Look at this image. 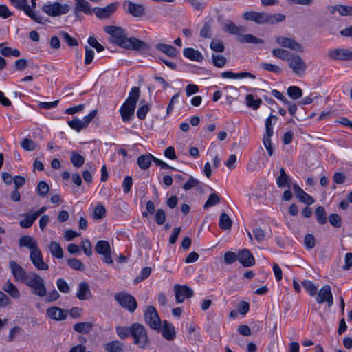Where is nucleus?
Instances as JSON below:
<instances>
[{
    "label": "nucleus",
    "mask_w": 352,
    "mask_h": 352,
    "mask_svg": "<svg viewBox=\"0 0 352 352\" xmlns=\"http://www.w3.org/2000/svg\"><path fill=\"white\" fill-rule=\"evenodd\" d=\"M67 309H47V315L51 319L62 320L66 318Z\"/></svg>",
    "instance_id": "obj_31"
},
{
    "label": "nucleus",
    "mask_w": 352,
    "mask_h": 352,
    "mask_svg": "<svg viewBox=\"0 0 352 352\" xmlns=\"http://www.w3.org/2000/svg\"><path fill=\"white\" fill-rule=\"evenodd\" d=\"M92 325L89 322H78L74 324V329L79 333H87L91 329Z\"/></svg>",
    "instance_id": "obj_50"
},
{
    "label": "nucleus",
    "mask_w": 352,
    "mask_h": 352,
    "mask_svg": "<svg viewBox=\"0 0 352 352\" xmlns=\"http://www.w3.org/2000/svg\"><path fill=\"white\" fill-rule=\"evenodd\" d=\"M132 324L129 327H116V330L120 339L124 340L131 335Z\"/></svg>",
    "instance_id": "obj_38"
},
{
    "label": "nucleus",
    "mask_w": 352,
    "mask_h": 352,
    "mask_svg": "<svg viewBox=\"0 0 352 352\" xmlns=\"http://www.w3.org/2000/svg\"><path fill=\"white\" fill-rule=\"evenodd\" d=\"M67 264L74 270L84 271L85 265L84 264L77 258H69L67 260Z\"/></svg>",
    "instance_id": "obj_53"
},
{
    "label": "nucleus",
    "mask_w": 352,
    "mask_h": 352,
    "mask_svg": "<svg viewBox=\"0 0 352 352\" xmlns=\"http://www.w3.org/2000/svg\"><path fill=\"white\" fill-rule=\"evenodd\" d=\"M260 65L263 69H265L266 71L272 72L275 74L279 73L281 70L280 67H278V65L272 64V63L263 62L261 63Z\"/></svg>",
    "instance_id": "obj_60"
},
{
    "label": "nucleus",
    "mask_w": 352,
    "mask_h": 352,
    "mask_svg": "<svg viewBox=\"0 0 352 352\" xmlns=\"http://www.w3.org/2000/svg\"><path fill=\"white\" fill-rule=\"evenodd\" d=\"M156 48L173 58L176 57L178 54L177 50L174 46L170 45L159 43L156 45Z\"/></svg>",
    "instance_id": "obj_32"
},
{
    "label": "nucleus",
    "mask_w": 352,
    "mask_h": 352,
    "mask_svg": "<svg viewBox=\"0 0 352 352\" xmlns=\"http://www.w3.org/2000/svg\"><path fill=\"white\" fill-rule=\"evenodd\" d=\"M30 259L33 265L38 270H47L49 269V265L43 261V255L39 248L30 251Z\"/></svg>",
    "instance_id": "obj_14"
},
{
    "label": "nucleus",
    "mask_w": 352,
    "mask_h": 352,
    "mask_svg": "<svg viewBox=\"0 0 352 352\" xmlns=\"http://www.w3.org/2000/svg\"><path fill=\"white\" fill-rule=\"evenodd\" d=\"M0 53L2 56L6 57H19L21 56L19 50L17 49H12L10 47L3 46L2 43L0 44Z\"/></svg>",
    "instance_id": "obj_35"
},
{
    "label": "nucleus",
    "mask_w": 352,
    "mask_h": 352,
    "mask_svg": "<svg viewBox=\"0 0 352 352\" xmlns=\"http://www.w3.org/2000/svg\"><path fill=\"white\" fill-rule=\"evenodd\" d=\"M210 46L211 50L216 52H223L225 50L224 45L220 40L212 39Z\"/></svg>",
    "instance_id": "obj_57"
},
{
    "label": "nucleus",
    "mask_w": 352,
    "mask_h": 352,
    "mask_svg": "<svg viewBox=\"0 0 352 352\" xmlns=\"http://www.w3.org/2000/svg\"><path fill=\"white\" fill-rule=\"evenodd\" d=\"M118 3H112L104 8L96 7L93 9V12L99 19L109 18L117 10Z\"/></svg>",
    "instance_id": "obj_16"
},
{
    "label": "nucleus",
    "mask_w": 352,
    "mask_h": 352,
    "mask_svg": "<svg viewBox=\"0 0 352 352\" xmlns=\"http://www.w3.org/2000/svg\"><path fill=\"white\" fill-rule=\"evenodd\" d=\"M140 98V88L138 87H133L129 92V95L126 100V102L132 104L136 106L137 102Z\"/></svg>",
    "instance_id": "obj_36"
},
{
    "label": "nucleus",
    "mask_w": 352,
    "mask_h": 352,
    "mask_svg": "<svg viewBox=\"0 0 352 352\" xmlns=\"http://www.w3.org/2000/svg\"><path fill=\"white\" fill-rule=\"evenodd\" d=\"M135 107L136 106L126 102L121 106L120 112L124 122H127L131 120L134 115Z\"/></svg>",
    "instance_id": "obj_21"
},
{
    "label": "nucleus",
    "mask_w": 352,
    "mask_h": 352,
    "mask_svg": "<svg viewBox=\"0 0 352 352\" xmlns=\"http://www.w3.org/2000/svg\"><path fill=\"white\" fill-rule=\"evenodd\" d=\"M286 19L285 15L283 14H268V19L270 21H267V23L269 24H274L276 23L281 22L285 21Z\"/></svg>",
    "instance_id": "obj_58"
},
{
    "label": "nucleus",
    "mask_w": 352,
    "mask_h": 352,
    "mask_svg": "<svg viewBox=\"0 0 352 352\" xmlns=\"http://www.w3.org/2000/svg\"><path fill=\"white\" fill-rule=\"evenodd\" d=\"M154 158L151 154L142 155L138 158L137 162L141 169L146 170L150 167L152 161L154 162Z\"/></svg>",
    "instance_id": "obj_29"
},
{
    "label": "nucleus",
    "mask_w": 352,
    "mask_h": 352,
    "mask_svg": "<svg viewBox=\"0 0 352 352\" xmlns=\"http://www.w3.org/2000/svg\"><path fill=\"white\" fill-rule=\"evenodd\" d=\"M36 215L34 213L28 214L25 216V219H21L19 224L21 228H29L36 219Z\"/></svg>",
    "instance_id": "obj_40"
},
{
    "label": "nucleus",
    "mask_w": 352,
    "mask_h": 352,
    "mask_svg": "<svg viewBox=\"0 0 352 352\" xmlns=\"http://www.w3.org/2000/svg\"><path fill=\"white\" fill-rule=\"evenodd\" d=\"M175 299L177 302H182L186 298L193 295V290L186 285H176L175 287Z\"/></svg>",
    "instance_id": "obj_17"
},
{
    "label": "nucleus",
    "mask_w": 352,
    "mask_h": 352,
    "mask_svg": "<svg viewBox=\"0 0 352 352\" xmlns=\"http://www.w3.org/2000/svg\"><path fill=\"white\" fill-rule=\"evenodd\" d=\"M329 221L332 226L336 228H340L342 226V218L337 214H330Z\"/></svg>",
    "instance_id": "obj_56"
},
{
    "label": "nucleus",
    "mask_w": 352,
    "mask_h": 352,
    "mask_svg": "<svg viewBox=\"0 0 352 352\" xmlns=\"http://www.w3.org/2000/svg\"><path fill=\"white\" fill-rule=\"evenodd\" d=\"M302 285L304 289L307 292V293L311 296H316L317 293V287L314 284V283L309 280H305L302 283Z\"/></svg>",
    "instance_id": "obj_45"
},
{
    "label": "nucleus",
    "mask_w": 352,
    "mask_h": 352,
    "mask_svg": "<svg viewBox=\"0 0 352 352\" xmlns=\"http://www.w3.org/2000/svg\"><path fill=\"white\" fill-rule=\"evenodd\" d=\"M238 261L244 267H251L255 263L252 254L248 249H243L238 253Z\"/></svg>",
    "instance_id": "obj_19"
},
{
    "label": "nucleus",
    "mask_w": 352,
    "mask_h": 352,
    "mask_svg": "<svg viewBox=\"0 0 352 352\" xmlns=\"http://www.w3.org/2000/svg\"><path fill=\"white\" fill-rule=\"evenodd\" d=\"M104 31L109 34V41L126 50L136 51L146 50L148 48V44L135 37L127 38V34L124 29L115 25L104 27Z\"/></svg>",
    "instance_id": "obj_1"
},
{
    "label": "nucleus",
    "mask_w": 352,
    "mask_h": 352,
    "mask_svg": "<svg viewBox=\"0 0 352 352\" xmlns=\"http://www.w3.org/2000/svg\"><path fill=\"white\" fill-rule=\"evenodd\" d=\"M24 284L30 287L32 293L37 296L43 297L47 294L44 280L35 272H30V276Z\"/></svg>",
    "instance_id": "obj_3"
},
{
    "label": "nucleus",
    "mask_w": 352,
    "mask_h": 352,
    "mask_svg": "<svg viewBox=\"0 0 352 352\" xmlns=\"http://www.w3.org/2000/svg\"><path fill=\"white\" fill-rule=\"evenodd\" d=\"M276 41L282 47L289 48L298 52H302L304 51V48L302 45L293 38L285 36H278L276 38Z\"/></svg>",
    "instance_id": "obj_13"
},
{
    "label": "nucleus",
    "mask_w": 352,
    "mask_h": 352,
    "mask_svg": "<svg viewBox=\"0 0 352 352\" xmlns=\"http://www.w3.org/2000/svg\"><path fill=\"white\" fill-rule=\"evenodd\" d=\"M238 41L241 43L261 44L263 43V40L250 34L239 35Z\"/></svg>",
    "instance_id": "obj_33"
},
{
    "label": "nucleus",
    "mask_w": 352,
    "mask_h": 352,
    "mask_svg": "<svg viewBox=\"0 0 352 352\" xmlns=\"http://www.w3.org/2000/svg\"><path fill=\"white\" fill-rule=\"evenodd\" d=\"M21 147L26 151H34L36 148V144L30 139L25 138L21 143Z\"/></svg>",
    "instance_id": "obj_64"
},
{
    "label": "nucleus",
    "mask_w": 352,
    "mask_h": 352,
    "mask_svg": "<svg viewBox=\"0 0 352 352\" xmlns=\"http://www.w3.org/2000/svg\"><path fill=\"white\" fill-rule=\"evenodd\" d=\"M274 118L275 120L277 119L276 116L270 115L265 122V133L263 136H272L274 134V130L272 128V119Z\"/></svg>",
    "instance_id": "obj_48"
},
{
    "label": "nucleus",
    "mask_w": 352,
    "mask_h": 352,
    "mask_svg": "<svg viewBox=\"0 0 352 352\" xmlns=\"http://www.w3.org/2000/svg\"><path fill=\"white\" fill-rule=\"evenodd\" d=\"M68 125L74 130L80 132L83 129L86 128L84 126V124L82 121V120L78 118H74L72 120H69L67 122Z\"/></svg>",
    "instance_id": "obj_49"
},
{
    "label": "nucleus",
    "mask_w": 352,
    "mask_h": 352,
    "mask_svg": "<svg viewBox=\"0 0 352 352\" xmlns=\"http://www.w3.org/2000/svg\"><path fill=\"white\" fill-rule=\"evenodd\" d=\"M219 226L222 230H228L232 226V220L229 216L223 212L219 217Z\"/></svg>",
    "instance_id": "obj_37"
},
{
    "label": "nucleus",
    "mask_w": 352,
    "mask_h": 352,
    "mask_svg": "<svg viewBox=\"0 0 352 352\" xmlns=\"http://www.w3.org/2000/svg\"><path fill=\"white\" fill-rule=\"evenodd\" d=\"M123 8L128 13L135 17H140L145 14V7L142 4L135 3L131 1H125Z\"/></svg>",
    "instance_id": "obj_12"
},
{
    "label": "nucleus",
    "mask_w": 352,
    "mask_h": 352,
    "mask_svg": "<svg viewBox=\"0 0 352 352\" xmlns=\"http://www.w3.org/2000/svg\"><path fill=\"white\" fill-rule=\"evenodd\" d=\"M2 288L13 298L18 299L20 298L21 294L18 288L10 280L6 281Z\"/></svg>",
    "instance_id": "obj_30"
},
{
    "label": "nucleus",
    "mask_w": 352,
    "mask_h": 352,
    "mask_svg": "<svg viewBox=\"0 0 352 352\" xmlns=\"http://www.w3.org/2000/svg\"><path fill=\"white\" fill-rule=\"evenodd\" d=\"M76 297L80 300H88L91 297V292L87 282H80L76 292Z\"/></svg>",
    "instance_id": "obj_22"
},
{
    "label": "nucleus",
    "mask_w": 352,
    "mask_h": 352,
    "mask_svg": "<svg viewBox=\"0 0 352 352\" xmlns=\"http://www.w3.org/2000/svg\"><path fill=\"white\" fill-rule=\"evenodd\" d=\"M95 249L97 253L103 256L102 261L105 263L111 264L113 263L111 247L109 243L107 241H98L96 243Z\"/></svg>",
    "instance_id": "obj_7"
},
{
    "label": "nucleus",
    "mask_w": 352,
    "mask_h": 352,
    "mask_svg": "<svg viewBox=\"0 0 352 352\" xmlns=\"http://www.w3.org/2000/svg\"><path fill=\"white\" fill-rule=\"evenodd\" d=\"M272 53L274 56L287 61L292 54L289 51L281 48L274 49Z\"/></svg>",
    "instance_id": "obj_43"
},
{
    "label": "nucleus",
    "mask_w": 352,
    "mask_h": 352,
    "mask_svg": "<svg viewBox=\"0 0 352 352\" xmlns=\"http://www.w3.org/2000/svg\"><path fill=\"white\" fill-rule=\"evenodd\" d=\"M75 7L74 9V13L76 17L79 16L80 12H83L85 14L90 15L93 12L90 3L86 0H74Z\"/></svg>",
    "instance_id": "obj_18"
},
{
    "label": "nucleus",
    "mask_w": 352,
    "mask_h": 352,
    "mask_svg": "<svg viewBox=\"0 0 352 352\" xmlns=\"http://www.w3.org/2000/svg\"><path fill=\"white\" fill-rule=\"evenodd\" d=\"M243 18L247 21H254L258 24L267 23L270 21L268 19V13L250 11L243 13Z\"/></svg>",
    "instance_id": "obj_15"
},
{
    "label": "nucleus",
    "mask_w": 352,
    "mask_h": 352,
    "mask_svg": "<svg viewBox=\"0 0 352 352\" xmlns=\"http://www.w3.org/2000/svg\"><path fill=\"white\" fill-rule=\"evenodd\" d=\"M296 197L300 201L307 205H311L314 203V198L309 194L306 193L302 189L296 194Z\"/></svg>",
    "instance_id": "obj_41"
},
{
    "label": "nucleus",
    "mask_w": 352,
    "mask_h": 352,
    "mask_svg": "<svg viewBox=\"0 0 352 352\" xmlns=\"http://www.w3.org/2000/svg\"><path fill=\"white\" fill-rule=\"evenodd\" d=\"M223 29L225 32H229L231 34L238 35L239 36L241 32L245 31V28L244 27L237 26L230 20H226L224 21Z\"/></svg>",
    "instance_id": "obj_23"
},
{
    "label": "nucleus",
    "mask_w": 352,
    "mask_h": 352,
    "mask_svg": "<svg viewBox=\"0 0 352 352\" xmlns=\"http://www.w3.org/2000/svg\"><path fill=\"white\" fill-rule=\"evenodd\" d=\"M11 4L19 10H22L24 12L29 10L30 6L28 4V0H10Z\"/></svg>",
    "instance_id": "obj_52"
},
{
    "label": "nucleus",
    "mask_w": 352,
    "mask_h": 352,
    "mask_svg": "<svg viewBox=\"0 0 352 352\" xmlns=\"http://www.w3.org/2000/svg\"><path fill=\"white\" fill-rule=\"evenodd\" d=\"M238 260V254L231 251L226 252L223 256V261L226 264L230 265Z\"/></svg>",
    "instance_id": "obj_59"
},
{
    "label": "nucleus",
    "mask_w": 352,
    "mask_h": 352,
    "mask_svg": "<svg viewBox=\"0 0 352 352\" xmlns=\"http://www.w3.org/2000/svg\"><path fill=\"white\" fill-rule=\"evenodd\" d=\"M199 183V180L190 176L189 179L183 185V188L185 190H188L192 188L198 187Z\"/></svg>",
    "instance_id": "obj_63"
},
{
    "label": "nucleus",
    "mask_w": 352,
    "mask_h": 352,
    "mask_svg": "<svg viewBox=\"0 0 352 352\" xmlns=\"http://www.w3.org/2000/svg\"><path fill=\"white\" fill-rule=\"evenodd\" d=\"M183 54L186 58L193 61L201 62L204 59L202 54L192 47L184 48Z\"/></svg>",
    "instance_id": "obj_24"
},
{
    "label": "nucleus",
    "mask_w": 352,
    "mask_h": 352,
    "mask_svg": "<svg viewBox=\"0 0 352 352\" xmlns=\"http://www.w3.org/2000/svg\"><path fill=\"white\" fill-rule=\"evenodd\" d=\"M56 285H57V287H58V290L60 292L65 293V294H67L69 292L70 287L65 279H63L62 278H58L56 281Z\"/></svg>",
    "instance_id": "obj_55"
},
{
    "label": "nucleus",
    "mask_w": 352,
    "mask_h": 352,
    "mask_svg": "<svg viewBox=\"0 0 352 352\" xmlns=\"http://www.w3.org/2000/svg\"><path fill=\"white\" fill-rule=\"evenodd\" d=\"M19 245L20 247H26L30 251L34 250L38 248L36 241L29 235H24L19 240Z\"/></svg>",
    "instance_id": "obj_25"
},
{
    "label": "nucleus",
    "mask_w": 352,
    "mask_h": 352,
    "mask_svg": "<svg viewBox=\"0 0 352 352\" xmlns=\"http://www.w3.org/2000/svg\"><path fill=\"white\" fill-rule=\"evenodd\" d=\"M60 36L70 47L77 46L78 45L77 40L72 37L67 32L61 31Z\"/></svg>",
    "instance_id": "obj_51"
},
{
    "label": "nucleus",
    "mask_w": 352,
    "mask_h": 352,
    "mask_svg": "<svg viewBox=\"0 0 352 352\" xmlns=\"http://www.w3.org/2000/svg\"><path fill=\"white\" fill-rule=\"evenodd\" d=\"M36 190L40 196L44 197L48 193L50 187L46 182H40L36 187Z\"/></svg>",
    "instance_id": "obj_61"
},
{
    "label": "nucleus",
    "mask_w": 352,
    "mask_h": 352,
    "mask_svg": "<svg viewBox=\"0 0 352 352\" xmlns=\"http://www.w3.org/2000/svg\"><path fill=\"white\" fill-rule=\"evenodd\" d=\"M131 338L133 344L141 349H147L150 345V340L146 328L142 324L133 323Z\"/></svg>",
    "instance_id": "obj_2"
},
{
    "label": "nucleus",
    "mask_w": 352,
    "mask_h": 352,
    "mask_svg": "<svg viewBox=\"0 0 352 352\" xmlns=\"http://www.w3.org/2000/svg\"><path fill=\"white\" fill-rule=\"evenodd\" d=\"M245 100L247 106L253 109H258L262 102L260 98L255 100L252 94H248Z\"/></svg>",
    "instance_id": "obj_42"
},
{
    "label": "nucleus",
    "mask_w": 352,
    "mask_h": 352,
    "mask_svg": "<svg viewBox=\"0 0 352 352\" xmlns=\"http://www.w3.org/2000/svg\"><path fill=\"white\" fill-rule=\"evenodd\" d=\"M327 55L334 60H352V51L346 48L331 49L328 51Z\"/></svg>",
    "instance_id": "obj_6"
},
{
    "label": "nucleus",
    "mask_w": 352,
    "mask_h": 352,
    "mask_svg": "<svg viewBox=\"0 0 352 352\" xmlns=\"http://www.w3.org/2000/svg\"><path fill=\"white\" fill-rule=\"evenodd\" d=\"M316 300L321 304L327 302L328 307H331L333 302V295L331 287L328 285H324L316 294Z\"/></svg>",
    "instance_id": "obj_9"
},
{
    "label": "nucleus",
    "mask_w": 352,
    "mask_h": 352,
    "mask_svg": "<svg viewBox=\"0 0 352 352\" xmlns=\"http://www.w3.org/2000/svg\"><path fill=\"white\" fill-rule=\"evenodd\" d=\"M115 299L123 308H137L138 303L135 298L126 293L120 292L115 295Z\"/></svg>",
    "instance_id": "obj_10"
},
{
    "label": "nucleus",
    "mask_w": 352,
    "mask_h": 352,
    "mask_svg": "<svg viewBox=\"0 0 352 352\" xmlns=\"http://www.w3.org/2000/svg\"><path fill=\"white\" fill-rule=\"evenodd\" d=\"M151 273V267H146L143 268L142 270L140 275L135 278V282L138 283L142 281L143 280L147 278L150 276Z\"/></svg>",
    "instance_id": "obj_62"
},
{
    "label": "nucleus",
    "mask_w": 352,
    "mask_h": 352,
    "mask_svg": "<svg viewBox=\"0 0 352 352\" xmlns=\"http://www.w3.org/2000/svg\"><path fill=\"white\" fill-rule=\"evenodd\" d=\"M220 201V198L216 193L211 194L204 204V208H208L217 205Z\"/></svg>",
    "instance_id": "obj_54"
},
{
    "label": "nucleus",
    "mask_w": 352,
    "mask_h": 352,
    "mask_svg": "<svg viewBox=\"0 0 352 352\" xmlns=\"http://www.w3.org/2000/svg\"><path fill=\"white\" fill-rule=\"evenodd\" d=\"M70 160L74 166L76 168H80L85 163L84 157L76 151L72 152Z\"/></svg>",
    "instance_id": "obj_39"
},
{
    "label": "nucleus",
    "mask_w": 352,
    "mask_h": 352,
    "mask_svg": "<svg viewBox=\"0 0 352 352\" xmlns=\"http://www.w3.org/2000/svg\"><path fill=\"white\" fill-rule=\"evenodd\" d=\"M43 11L49 16H56L65 14L70 10V6L67 4H61L58 2H54L45 5Z\"/></svg>",
    "instance_id": "obj_5"
},
{
    "label": "nucleus",
    "mask_w": 352,
    "mask_h": 352,
    "mask_svg": "<svg viewBox=\"0 0 352 352\" xmlns=\"http://www.w3.org/2000/svg\"><path fill=\"white\" fill-rule=\"evenodd\" d=\"M212 59L214 65L218 68L223 67L227 63L226 58L223 55L213 54L212 55Z\"/></svg>",
    "instance_id": "obj_46"
},
{
    "label": "nucleus",
    "mask_w": 352,
    "mask_h": 352,
    "mask_svg": "<svg viewBox=\"0 0 352 352\" xmlns=\"http://www.w3.org/2000/svg\"><path fill=\"white\" fill-rule=\"evenodd\" d=\"M292 182L291 178L287 175L285 169L281 168L280 169V174L276 178V184L278 188H291L290 182Z\"/></svg>",
    "instance_id": "obj_26"
},
{
    "label": "nucleus",
    "mask_w": 352,
    "mask_h": 352,
    "mask_svg": "<svg viewBox=\"0 0 352 352\" xmlns=\"http://www.w3.org/2000/svg\"><path fill=\"white\" fill-rule=\"evenodd\" d=\"M160 330L163 337L167 340H173L176 336L175 327L166 320H164Z\"/></svg>",
    "instance_id": "obj_20"
},
{
    "label": "nucleus",
    "mask_w": 352,
    "mask_h": 352,
    "mask_svg": "<svg viewBox=\"0 0 352 352\" xmlns=\"http://www.w3.org/2000/svg\"><path fill=\"white\" fill-rule=\"evenodd\" d=\"M331 14L338 12L340 16H352V6L337 4L329 8Z\"/></svg>",
    "instance_id": "obj_27"
},
{
    "label": "nucleus",
    "mask_w": 352,
    "mask_h": 352,
    "mask_svg": "<svg viewBox=\"0 0 352 352\" xmlns=\"http://www.w3.org/2000/svg\"><path fill=\"white\" fill-rule=\"evenodd\" d=\"M315 214L320 224L322 225L327 222L326 212L322 206H318L316 208Z\"/></svg>",
    "instance_id": "obj_47"
},
{
    "label": "nucleus",
    "mask_w": 352,
    "mask_h": 352,
    "mask_svg": "<svg viewBox=\"0 0 352 352\" xmlns=\"http://www.w3.org/2000/svg\"><path fill=\"white\" fill-rule=\"evenodd\" d=\"M124 344L119 340H113L104 344V349L107 352H122Z\"/></svg>",
    "instance_id": "obj_28"
},
{
    "label": "nucleus",
    "mask_w": 352,
    "mask_h": 352,
    "mask_svg": "<svg viewBox=\"0 0 352 352\" xmlns=\"http://www.w3.org/2000/svg\"><path fill=\"white\" fill-rule=\"evenodd\" d=\"M287 94L292 99L297 100L302 96V91L297 86H290L287 89Z\"/></svg>",
    "instance_id": "obj_44"
},
{
    "label": "nucleus",
    "mask_w": 352,
    "mask_h": 352,
    "mask_svg": "<svg viewBox=\"0 0 352 352\" xmlns=\"http://www.w3.org/2000/svg\"><path fill=\"white\" fill-rule=\"evenodd\" d=\"M9 267L15 280L25 283L30 276V272H27L23 267L13 260L9 261Z\"/></svg>",
    "instance_id": "obj_8"
},
{
    "label": "nucleus",
    "mask_w": 352,
    "mask_h": 352,
    "mask_svg": "<svg viewBox=\"0 0 352 352\" xmlns=\"http://www.w3.org/2000/svg\"><path fill=\"white\" fill-rule=\"evenodd\" d=\"M49 249L52 255L57 258L63 257V250L60 244L56 241H51L49 245Z\"/></svg>",
    "instance_id": "obj_34"
},
{
    "label": "nucleus",
    "mask_w": 352,
    "mask_h": 352,
    "mask_svg": "<svg viewBox=\"0 0 352 352\" xmlns=\"http://www.w3.org/2000/svg\"><path fill=\"white\" fill-rule=\"evenodd\" d=\"M144 318L146 323L151 329L160 331L162 327V321L157 309H147L144 314Z\"/></svg>",
    "instance_id": "obj_11"
},
{
    "label": "nucleus",
    "mask_w": 352,
    "mask_h": 352,
    "mask_svg": "<svg viewBox=\"0 0 352 352\" xmlns=\"http://www.w3.org/2000/svg\"><path fill=\"white\" fill-rule=\"evenodd\" d=\"M287 62L289 67L298 76L303 75L307 69L305 61L297 54L292 53Z\"/></svg>",
    "instance_id": "obj_4"
}]
</instances>
